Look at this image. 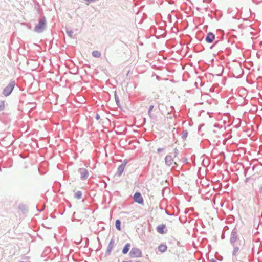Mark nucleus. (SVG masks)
Returning <instances> with one entry per match:
<instances>
[{"mask_svg":"<svg viewBox=\"0 0 262 262\" xmlns=\"http://www.w3.org/2000/svg\"><path fill=\"white\" fill-rule=\"evenodd\" d=\"M159 108L163 115L170 114L173 110L172 106H167L163 104H160Z\"/></svg>","mask_w":262,"mask_h":262,"instance_id":"nucleus-1","label":"nucleus"},{"mask_svg":"<svg viewBox=\"0 0 262 262\" xmlns=\"http://www.w3.org/2000/svg\"><path fill=\"white\" fill-rule=\"evenodd\" d=\"M46 27V20L45 18L40 19L39 21L38 24L35 27V31L36 32L40 33L42 32Z\"/></svg>","mask_w":262,"mask_h":262,"instance_id":"nucleus-2","label":"nucleus"},{"mask_svg":"<svg viewBox=\"0 0 262 262\" xmlns=\"http://www.w3.org/2000/svg\"><path fill=\"white\" fill-rule=\"evenodd\" d=\"M130 255L132 258L141 257L142 256V252L137 248H133L130 252Z\"/></svg>","mask_w":262,"mask_h":262,"instance_id":"nucleus-3","label":"nucleus"},{"mask_svg":"<svg viewBox=\"0 0 262 262\" xmlns=\"http://www.w3.org/2000/svg\"><path fill=\"white\" fill-rule=\"evenodd\" d=\"M14 86V82L10 83L4 90L3 94L5 96H7L10 94Z\"/></svg>","mask_w":262,"mask_h":262,"instance_id":"nucleus-4","label":"nucleus"},{"mask_svg":"<svg viewBox=\"0 0 262 262\" xmlns=\"http://www.w3.org/2000/svg\"><path fill=\"white\" fill-rule=\"evenodd\" d=\"M134 201L140 204L143 203V199L141 195V194L139 192H136L134 195Z\"/></svg>","mask_w":262,"mask_h":262,"instance_id":"nucleus-5","label":"nucleus"},{"mask_svg":"<svg viewBox=\"0 0 262 262\" xmlns=\"http://www.w3.org/2000/svg\"><path fill=\"white\" fill-rule=\"evenodd\" d=\"M215 39V35L212 33H209L206 38V40L208 43H211Z\"/></svg>","mask_w":262,"mask_h":262,"instance_id":"nucleus-6","label":"nucleus"},{"mask_svg":"<svg viewBox=\"0 0 262 262\" xmlns=\"http://www.w3.org/2000/svg\"><path fill=\"white\" fill-rule=\"evenodd\" d=\"M81 178L85 179L88 177L89 174L88 171L85 169H80Z\"/></svg>","mask_w":262,"mask_h":262,"instance_id":"nucleus-7","label":"nucleus"},{"mask_svg":"<svg viewBox=\"0 0 262 262\" xmlns=\"http://www.w3.org/2000/svg\"><path fill=\"white\" fill-rule=\"evenodd\" d=\"M165 160L166 163L169 166L171 165L173 162L172 157L169 155L166 156Z\"/></svg>","mask_w":262,"mask_h":262,"instance_id":"nucleus-8","label":"nucleus"},{"mask_svg":"<svg viewBox=\"0 0 262 262\" xmlns=\"http://www.w3.org/2000/svg\"><path fill=\"white\" fill-rule=\"evenodd\" d=\"M167 246L165 245L162 244L158 247V250L161 252H164L167 250Z\"/></svg>","mask_w":262,"mask_h":262,"instance_id":"nucleus-9","label":"nucleus"},{"mask_svg":"<svg viewBox=\"0 0 262 262\" xmlns=\"http://www.w3.org/2000/svg\"><path fill=\"white\" fill-rule=\"evenodd\" d=\"M165 228V225H161L157 227V231L161 234L164 233V229Z\"/></svg>","mask_w":262,"mask_h":262,"instance_id":"nucleus-10","label":"nucleus"},{"mask_svg":"<svg viewBox=\"0 0 262 262\" xmlns=\"http://www.w3.org/2000/svg\"><path fill=\"white\" fill-rule=\"evenodd\" d=\"M129 247H130V244L129 243L126 244L123 249V250H122L123 253L124 254H126L129 251Z\"/></svg>","mask_w":262,"mask_h":262,"instance_id":"nucleus-11","label":"nucleus"},{"mask_svg":"<svg viewBox=\"0 0 262 262\" xmlns=\"http://www.w3.org/2000/svg\"><path fill=\"white\" fill-rule=\"evenodd\" d=\"M125 164H121L118 167V171L119 173V175H121L124 171L125 168Z\"/></svg>","mask_w":262,"mask_h":262,"instance_id":"nucleus-12","label":"nucleus"},{"mask_svg":"<svg viewBox=\"0 0 262 262\" xmlns=\"http://www.w3.org/2000/svg\"><path fill=\"white\" fill-rule=\"evenodd\" d=\"M92 55L94 57H97V58H98V57H100V56H101V53L99 51H94L93 52H92Z\"/></svg>","mask_w":262,"mask_h":262,"instance_id":"nucleus-13","label":"nucleus"},{"mask_svg":"<svg viewBox=\"0 0 262 262\" xmlns=\"http://www.w3.org/2000/svg\"><path fill=\"white\" fill-rule=\"evenodd\" d=\"M120 225H121V222H120V220H117L116 221V227L118 230H121Z\"/></svg>","mask_w":262,"mask_h":262,"instance_id":"nucleus-14","label":"nucleus"},{"mask_svg":"<svg viewBox=\"0 0 262 262\" xmlns=\"http://www.w3.org/2000/svg\"><path fill=\"white\" fill-rule=\"evenodd\" d=\"M81 196H82V193L80 191H78L75 193V197L78 199H81Z\"/></svg>","mask_w":262,"mask_h":262,"instance_id":"nucleus-15","label":"nucleus"},{"mask_svg":"<svg viewBox=\"0 0 262 262\" xmlns=\"http://www.w3.org/2000/svg\"><path fill=\"white\" fill-rule=\"evenodd\" d=\"M188 135V133L186 131H184L183 132L182 138L184 139H186Z\"/></svg>","mask_w":262,"mask_h":262,"instance_id":"nucleus-16","label":"nucleus"},{"mask_svg":"<svg viewBox=\"0 0 262 262\" xmlns=\"http://www.w3.org/2000/svg\"><path fill=\"white\" fill-rule=\"evenodd\" d=\"M153 108H154V106L153 105H151L150 106L149 109V112H150L153 109Z\"/></svg>","mask_w":262,"mask_h":262,"instance_id":"nucleus-17","label":"nucleus"},{"mask_svg":"<svg viewBox=\"0 0 262 262\" xmlns=\"http://www.w3.org/2000/svg\"><path fill=\"white\" fill-rule=\"evenodd\" d=\"M115 99H116V102H117V104L118 105H119V100H118V98L116 97V98H115Z\"/></svg>","mask_w":262,"mask_h":262,"instance_id":"nucleus-18","label":"nucleus"},{"mask_svg":"<svg viewBox=\"0 0 262 262\" xmlns=\"http://www.w3.org/2000/svg\"><path fill=\"white\" fill-rule=\"evenodd\" d=\"M85 1H87L88 2H93V1H95V0H85Z\"/></svg>","mask_w":262,"mask_h":262,"instance_id":"nucleus-19","label":"nucleus"},{"mask_svg":"<svg viewBox=\"0 0 262 262\" xmlns=\"http://www.w3.org/2000/svg\"><path fill=\"white\" fill-rule=\"evenodd\" d=\"M99 118H100V116H99V115H97V116H96V119H97V120H98Z\"/></svg>","mask_w":262,"mask_h":262,"instance_id":"nucleus-20","label":"nucleus"},{"mask_svg":"<svg viewBox=\"0 0 262 262\" xmlns=\"http://www.w3.org/2000/svg\"><path fill=\"white\" fill-rule=\"evenodd\" d=\"M123 262H131V261H124Z\"/></svg>","mask_w":262,"mask_h":262,"instance_id":"nucleus-21","label":"nucleus"},{"mask_svg":"<svg viewBox=\"0 0 262 262\" xmlns=\"http://www.w3.org/2000/svg\"><path fill=\"white\" fill-rule=\"evenodd\" d=\"M20 262H23V261H20Z\"/></svg>","mask_w":262,"mask_h":262,"instance_id":"nucleus-22","label":"nucleus"}]
</instances>
